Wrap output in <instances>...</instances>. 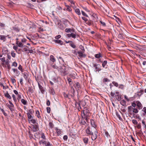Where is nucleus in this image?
<instances>
[{"label": "nucleus", "mask_w": 146, "mask_h": 146, "mask_svg": "<svg viewBox=\"0 0 146 146\" xmlns=\"http://www.w3.org/2000/svg\"><path fill=\"white\" fill-rule=\"evenodd\" d=\"M21 102L24 105H26L27 104V102L25 100L22 99L21 100Z\"/></svg>", "instance_id": "nucleus-27"}, {"label": "nucleus", "mask_w": 146, "mask_h": 146, "mask_svg": "<svg viewBox=\"0 0 146 146\" xmlns=\"http://www.w3.org/2000/svg\"><path fill=\"white\" fill-rule=\"evenodd\" d=\"M59 70H61L60 71L62 74L63 76H65L67 74V72L66 70V66L62 65L61 66H59Z\"/></svg>", "instance_id": "nucleus-2"}, {"label": "nucleus", "mask_w": 146, "mask_h": 146, "mask_svg": "<svg viewBox=\"0 0 146 146\" xmlns=\"http://www.w3.org/2000/svg\"><path fill=\"white\" fill-rule=\"evenodd\" d=\"M70 45L74 48H75L76 47V46L72 42V41L71 42V43L70 44Z\"/></svg>", "instance_id": "nucleus-23"}, {"label": "nucleus", "mask_w": 146, "mask_h": 146, "mask_svg": "<svg viewBox=\"0 0 146 146\" xmlns=\"http://www.w3.org/2000/svg\"><path fill=\"white\" fill-rule=\"evenodd\" d=\"M67 36L69 37H72V38H75L76 37V34L73 33H71L70 34H67Z\"/></svg>", "instance_id": "nucleus-9"}, {"label": "nucleus", "mask_w": 146, "mask_h": 146, "mask_svg": "<svg viewBox=\"0 0 146 146\" xmlns=\"http://www.w3.org/2000/svg\"><path fill=\"white\" fill-rule=\"evenodd\" d=\"M95 57L97 58H99L100 57H101L100 53H99V54H96L95 55Z\"/></svg>", "instance_id": "nucleus-33"}, {"label": "nucleus", "mask_w": 146, "mask_h": 146, "mask_svg": "<svg viewBox=\"0 0 146 146\" xmlns=\"http://www.w3.org/2000/svg\"><path fill=\"white\" fill-rule=\"evenodd\" d=\"M28 92L30 93H32L33 92V89L32 87H29L28 88Z\"/></svg>", "instance_id": "nucleus-19"}, {"label": "nucleus", "mask_w": 146, "mask_h": 146, "mask_svg": "<svg viewBox=\"0 0 146 146\" xmlns=\"http://www.w3.org/2000/svg\"><path fill=\"white\" fill-rule=\"evenodd\" d=\"M0 39L3 40V41H5L6 40L5 36L4 35H0Z\"/></svg>", "instance_id": "nucleus-21"}, {"label": "nucleus", "mask_w": 146, "mask_h": 146, "mask_svg": "<svg viewBox=\"0 0 146 146\" xmlns=\"http://www.w3.org/2000/svg\"><path fill=\"white\" fill-rule=\"evenodd\" d=\"M12 97L14 101L15 102H16L17 101V99L15 97V96L14 94H13L12 95Z\"/></svg>", "instance_id": "nucleus-43"}, {"label": "nucleus", "mask_w": 146, "mask_h": 146, "mask_svg": "<svg viewBox=\"0 0 146 146\" xmlns=\"http://www.w3.org/2000/svg\"><path fill=\"white\" fill-rule=\"evenodd\" d=\"M98 65L96 64H94V66L95 68L96 69V71H99L101 70V69L99 67H98L97 66Z\"/></svg>", "instance_id": "nucleus-17"}, {"label": "nucleus", "mask_w": 146, "mask_h": 146, "mask_svg": "<svg viewBox=\"0 0 146 146\" xmlns=\"http://www.w3.org/2000/svg\"><path fill=\"white\" fill-rule=\"evenodd\" d=\"M116 115L117 116V117L119 118V120H122V119L121 117L119 114L117 112H116Z\"/></svg>", "instance_id": "nucleus-35"}, {"label": "nucleus", "mask_w": 146, "mask_h": 146, "mask_svg": "<svg viewBox=\"0 0 146 146\" xmlns=\"http://www.w3.org/2000/svg\"><path fill=\"white\" fill-rule=\"evenodd\" d=\"M50 93L53 95H54L55 94L54 90L53 89H50Z\"/></svg>", "instance_id": "nucleus-34"}, {"label": "nucleus", "mask_w": 146, "mask_h": 146, "mask_svg": "<svg viewBox=\"0 0 146 146\" xmlns=\"http://www.w3.org/2000/svg\"><path fill=\"white\" fill-rule=\"evenodd\" d=\"M58 25H59V26H58V27L61 29H63L64 28V27L63 26V25H62L61 24H60L59 23V21H60V20H58Z\"/></svg>", "instance_id": "nucleus-25"}, {"label": "nucleus", "mask_w": 146, "mask_h": 146, "mask_svg": "<svg viewBox=\"0 0 146 146\" xmlns=\"http://www.w3.org/2000/svg\"><path fill=\"white\" fill-rule=\"evenodd\" d=\"M75 87L77 89V90H79L80 89V85L79 82H77L76 83Z\"/></svg>", "instance_id": "nucleus-13"}, {"label": "nucleus", "mask_w": 146, "mask_h": 146, "mask_svg": "<svg viewBox=\"0 0 146 146\" xmlns=\"http://www.w3.org/2000/svg\"><path fill=\"white\" fill-rule=\"evenodd\" d=\"M51 66H52V67L53 68L57 69L58 70H59V66H58L55 64L53 65H52Z\"/></svg>", "instance_id": "nucleus-29"}, {"label": "nucleus", "mask_w": 146, "mask_h": 146, "mask_svg": "<svg viewBox=\"0 0 146 146\" xmlns=\"http://www.w3.org/2000/svg\"><path fill=\"white\" fill-rule=\"evenodd\" d=\"M86 132L88 135H92L91 138L93 140H94L96 139L98 131L95 128L88 127L86 129Z\"/></svg>", "instance_id": "nucleus-1"}, {"label": "nucleus", "mask_w": 146, "mask_h": 146, "mask_svg": "<svg viewBox=\"0 0 146 146\" xmlns=\"http://www.w3.org/2000/svg\"><path fill=\"white\" fill-rule=\"evenodd\" d=\"M82 14L84 16H86V17H88V15L86 14L83 11H82Z\"/></svg>", "instance_id": "nucleus-54"}, {"label": "nucleus", "mask_w": 146, "mask_h": 146, "mask_svg": "<svg viewBox=\"0 0 146 146\" xmlns=\"http://www.w3.org/2000/svg\"><path fill=\"white\" fill-rule=\"evenodd\" d=\"M133 111V113H137L138 112V111L137 109L134 108Z\"/></svg>", "instance_id": "nucleus-36"}, {"label": "nucleus", "mask_w": 146, "mask_h": 146, "mask_svg": "<svg viewBox=\"0 0 146 146\" xmlns=\"http://www.w3.org/2000/svg\"><path fill=\"white\" fill-rule=\"evenodd\" d=\"M18 46L20 47H22L23 46V44L21 42H19L18 44Z\"/></svg>", "instance_id": "nucleus-52"}, {"label": "nucleus", "mask_w": 146, "mask_h": 146, "mask_svg": "<svg viewBox=\"0 0 146 146\" xmlns=\"http://www.w3.org/2000/svg\"><path fill=\"white\" fill-rule=\"evenodd\" d=\"M83 113L84 115H86V117H88L89 113V110L87 108L85 107L84 108V109L83 111Z\"/></svg>", "instance_id": "nucleus-3"}, {"label": "nucleus", "mask_w": 146, "mask_h": 146, "mask_svg": "<svg viewBox=\"0 0 146 146\" xmlns=\"http://www.w3.org/2000/svg\"><path fill=\"white\" fill-rule=\"evenodd\" d=\"M11 80L13 83H14L16 82V80L14 78H11Z\"/></svg>", "instance_id": "nucleus-59"}, {"label": "nucleus", "mask_w": 146, "mask_h": 146, "mask_svg": "<svg viewBox=\"0 0 146 146\" xmlns=\"http://www.w3.org/2000/svg\"><path fill=\"white\" fill-rule=\"evenodd\" d=\"M133 123L135 125H137V121L135 119H133L132 120Z\"/></svg>", "instance_id": "nucleus-41"}, {"label": "nucleus", "mask_w": 146, "mask_h": 146, "mask_svg": "<svg viewBox=\"0 0 146 146\" xmlns=\"http://www.w3.org/2000/svg\"><path fill=\"white\" fill-rule=\"evenodd\" d=\"M47 111L48 113H49L50 112V108L49 107H47L46 108Z\"/></svg>", "instance_id": "nucleus-42"}, {"label": "nucleus", "mask_w": 146, "mask_h": 146, "mask_svg": "<svg viewBox=\"0 0 146 146\" xmlns=\"http://www.w3.org/2000/svg\"><path fill=\"white\" fill-rule=\"evenodd\" d=\"M49 126H50V127L51 128H53V123L51 122H50L49 123Z\"/></svg>", "instance_id": "nucleus-50"}, {"label": "nucleus", "mask_w": 146, "mask_h": 146, "mask_svg": "<svg viewBox=\"0 0 146 146\" xmlns=\"http://www.w3.org/2000/svg\"><path fill=\"white\" fill-rule=\"evenodd\" d=\"M65 31L67 33L71 32V31H70V28H67L66 29Z\"/></svg>", "instance_id": "nucleus-49"}, {"label": "nucleus", "mask_w": 146, "mask_h": 146, "mask_svg": "<svg viewBox=\"0 0 146 146\" xmlns=\"http://www.w3.org/2000/svg\"><path fill=\"white\" fill-rule=\"evenodd\" d=\"M107 63V62L106 60H104L102 63V66L103 68L105 67Z\"/></svg>", "instance_id": "nucleus-32"}, {"label": "nucleus", "mask_w": 146, "mask_h": 146, "mask_svg": "<svg viewBox=\"0 0 146 146\" xmlns=\"http://www.w3.org/2000/svg\"><path fill=\"white\" fill-rule=\"evenodd\" d=\"M134 108L131 106H130L128 108V112L133 111Z\"/></svg>", "instance_id": "nucleus-22"}, {"label": "nucleus", "mask_w": 146, "mask_h": 146, "mask_svg": "<svg viewBox=\"0 0 146 146\" xmlns=\"http://www.w3.org/2000/svg\"><path fill=\"white\" fill-rule=\"evenodd\" d=\"M31 122L33 123V124H35L36 123V121L35 119H32L31 120Z\"/></svg>", "instance_id": "nucleus-47"}, {"label": "nucleus", "mask_w": 146, "mask_h": 146, "mask_svg": "<svg viewBox=\"0 0 146 146\" xmlns=\"http://www.w3.org/2000/svg\"><path fill=\"white\" fill-rule=\"evenodd\" d=\"M38 127L37 125H33L32 130L34 132H36L38 131Z\"/></svg>", "instance_id": "nucleus-11"}, {"label": "nucleus", "mask_w": 146, "mask_h": 146, "mask_svg": "<svg viewBox=\"0 0 146 146\" xmlns=\"http://www.w3.org/2000/svg\"><path fill=\"white\" fill-rule=\"evenodd\" d=\"M120 103L123 106H125L126 105V102L124 100H121L120 102Z\"/></svg>", "instance_id": "nucleus-18"}, {"label": "nucleus", "mask_w": 146, "mask_h": 146, "mask_svg": "<svg viewBox=\"0 0 146 146\" xmlns=\"http://www.w3.org/2000/svg\"><path fill=\"white\" fill-rule=\"evenodd\" d=\"M83 141L84 143L86 144H87L88 141V138H85L83 139Z\"/></svg>", "instance_id": "nucleus-26"}, {"label": "nucleus", "mask_w": 146, "mask_h": 146, "mask_svg": "<svg viewBox=\"0 0 146 146\" xmlns=\"http://www.w3.org/2000/svg\"><path fill=\"white\" fill-rule=\"evenodd\" d=\"M38 86H39V89L40 90H41L43 89L42 87V86H41V85H40V84L39 83H38Z\"/></svg>", "instance_id": "nucleus-57"}, {"label": "nucleus", "mask_w": 146, "mask_h": 146, "mask_svg": "<svg viewBox=\"0 0 146 146\" xmlns=\"http://www.w3.org/2000/svg\"><path fill=\"white\" fill-rule=\"evenodd\" d=\"M116 98L118 101H120L121 100V98L120 96L119 95H117L116 96Z\"/></svg>", "instance_id": "nucleus-30"}, {"label": "nucleus", "mask_w": 146, "mask_h": 146, "mask_svg": "<svg viewBox=\"0 0 146 146\" xmlns=\"http://www.w3.org/2000/svg\"><path fill=\"white\" fill-rule=\"evenodd\" d=\"M80 123L83 125H85L86 124V123L84 119H82L81 120L79 121Z\"/></svg>", "instance_id": "nucleus-16"}, {"label": "nucleus", "mask_w": 146, "mask_h": 146, "mask_svg": "<svg viewBox=\"0 0 146 146\" xmlns=\"http://www.w3.org/2000/svg\"><path fill=\"white\" fill-rule=\"evenodd\" d=\"M112 84L116 87H117L118 86V83L115 82H112Z\"/></svg>", "instance_id": "nucleus-45"}, {"label": "nucleus", "mask_w": 146, "mask_h": 146, "mask_svg": "<svg viewBox=\"0 0 146 146\" xmlns=\"http://www.w3.org/2000/svg\"><path fill=\"white\" fill-rule=\"evenodd\" d=\"M7 106L11 111H13L14 110L13 105H10L8 104L7 105Z\"/></svg>", "instance_id": "nucleus-10"}, {"label": "nucleus", "mask_w": 146, "mask_h": 146, "mask_svg": "<svg viewBox=\"0 0 146 146\" xmlns=\"http://www.w3.org/2000/svg\"><path fill=\"white\" fill-rule=\"evenodd\" d=\"M50 59L51 61L50 62V65H52V62H54L56 60L54 57V56L52 55H51L50 56Z\"/></svg>", "instance_id": "nucleus-6"}, {"label": "nucleus", "mask_w": 146, "mask_h": 146, "mask_svg": "<svg viewBox=\"0 0 146 146\" xmlns=\"http://www.w3.org/2000/svg\"><path fill=\"white\" fill-rule=\"evenodd\" d=\"M55 130L58 135H59L61 134V131L60 129H58L57 128H56Z\"/></svg>", "instance_id": "nucleus-20"}, {"label": "nucleus", "mask_w": 146, "mask_h": 146, "mask_svg": "<svg viewBox=\"0 0 146 146\" xmlns=\"http://www.w3.org/2000/svg\"><path fill=\"white\" fill-rule=\"evenodd\" d=\"M46 105L47 106H49L50 105V102L48 100L46 102Z\"/></svg>", "instance_id": "nucleus-60"}, {"label": "nucleus", "mask_w": 146, "mask_h": 146, "mask_svg": "<svg viewBox=\"0 0 146 146\" xmlns=\"http://www.w3.org/2000/svg\"><path fill=\"white\" fill-rule=\"evenodd\" d=\"M100 22L101 23V24L103 26H106V24L104 22H103L101 21H100Z\"/></svg>", "instance_id": "nucleus-62"}, {"label": "nucleus", "mask_w": 146, "mask_h": 146, "mask_svg": "<svg viewBox=\"0 0 146 146\" xmlns=\"http://www.w3.org/2000/svg\"><path fill=\"white\" fill-rule=\"evenodd\" d=\"M75 11L78 15H80L81 14L80 11L78 9H75Z\"/></svg>", "instance_id": "nucleus-28"}, {"label": "nucleus", "mask_w": 146, "mask_h": 146, "mask_svg": "<svg viewBox=\"0 0 146 146\" xmlns=\"http://www.w3.org/2000/svg\"><path fill=\"white\" fill-rule=\"evenodd\" d=\"M27 115L28 116V118L29 119H31L32 117V115L31 114H30V113H27Z\"/></svg>", "instance_id": "nucleus-39"}, {"label": "nucleus", "mask_w": 146, "mask_h": 146, "mask_svg": "<svg viewBox=\"0 0 146 146\" xmlns=\"http://www.w3.org/2000/svg\"><path fill=\"white\" fill-rule=\"evenodd\" d=\"M67 10L68 11H72V9L68 6H67Z\"/></svg>", "instance_id": "nucleus-51"}, {"label": "nucleus", "mask_w": 146, "mask_h": 146, "mask_svg": "<svg viewBox=\"0 0 146 146\" xmlns=\"http://www.w3.org/2000/svg\"><path fill=\"white\" fill-rule=\"evenodd\" d=\"M41 137L44 139H45V137L43 133H42L41 134Z\"/></svg>", "instance_id": "nucleus-53"}, {"label": "nucleus", "mask_w": 146, "mask_h": 146, "mask_svg": "<svg viewBox=\"0 0 146 146\" xmlns=\"http://www.w3.org/2000/svg\"><path fill=\"white\" fill-rule=\"evenodd\" d=\"M142 111L146 113V107H144L142 110Z\"/></svg>", "instance_id": "nucleus-64"}, {"label": "nucleus", "mask_w": 146, "mask_h": 146, "mask_svg": "<svg viewBox=\"0 0 146 146\" xmlns=\"http://www.w3.org/2000/svg\"><path fill=\"white\" fill-rule=\"evenodd\" d=\"M109 81V80L107 78H104L103 80V82H108Z\"/></svg>", "instance_id": "nucleus-38"}, {"label": "nucleus", "mask_w": 146, "mask_h": 146, "mask_svg": "<svg viewBox=\"0 0 146 146\" xmlns=\"http://www.w3.org/2000/svg\"><path fill=\"white\" fill-rule=\"evenodd\" d=\"M69 135L72 137L74 139H76V135L74 134L72 132H70Z\"/></svg>", "instance_id": "nucleus-15"}, {"label": "nucleus", "mask_w": 146, "mask_h": 146, "mask_svg": "<svg viewBox=\"0 0 146 146\" xmlns=\"http://www.w3.org/2000/svg\"><path fill=\"white\" fill-rule=\"evenodd\" d=\"M0 60L3 62H6L5 58V57H3L2 58H1Z\"/></svg>", "instance_id": "nucleus-56"}, {"label": "nucleus", "mask_w": 146, "mask_h": 146, "mask_svg": "<svg viewBox=\"0 0 146 146\" xmlns=\"http://www.w3.org/2000/svg\"><path fill=\"white\" fill-rule=\"evenodd\" d=\"M105 134L107 137H110V135H109V133L107 131H106L105 132Z\"/></svg>", "instance_id": "nucleus-58"}, {"label": "nucleus", "mask_w": 146, "mask_h": 146, "mask_svg": "<svg viewBox=\"0 0 146 146\" xmlns=\"http://www.w3.org/2000/svg\"><path fill=\"white\" fill-rule=\"evenodd\" d=\"M137 104V106L139 110L141 109L142 108V105L140 102L139 101H137L136 102Z\"/></svg>", "instance_id": "nucleus-12"}, {"label": "nucleus", "mask_w": 146, "mask_h": 146, "mask_svg": "<svg viewBox=\"0 0 146 146\" xmlns=\"http://www.w3.org/2000/svg\"><path fill=\"white\" fill-rule=\"evenodd\" d=\"M54 41L56 43L58 44H60V45H62L63 44V42L60 40H54Z\"/></svg>", "instance_id": "nucleus-7"}, {"label": "nucleus", "mask_w": 146, "mask_h": 146, "mask_svg": "<svg viewBox=\"0 0 146 146\" xmlns=\"http://www.w3.org/2000/svg\"><path fill=\"white\" fill-rule=\"evenodd\" d=\"M137 13L136 16L138 18L141 20H144L145 19V17L143 15L139 14V13Z\"/></svg>", "instance_id": "nucleus-5"}, {"label": "nucleus", "mask_w": 146, "mask_h": 146, "mask_svg": "<svg viewBox=\"0 0 146 146\" xmlns=\"http://www.w3.org/2000/svg\"><path fill=\"white\" fill-rule=\"evenodd\" d=\"M21 98V95H18L17 98V99L18 101H19Z\"/></svg>", "instance_id": "nucleus-61"}, {"label": "nucleus", "mask_w": 146, "mask_h": 146, "mask_svg": "<svg viewBox=\"0 0 146 146\" xmlns=\"http://www.w3.org/2000/svg\"><path fill=\"white\" fill-rule=\"evenodd\" d=\"M46 142V141H39V143L40 145L42 143L45 144V143Z\"/></svg>", "instance_id": "nucleus-55"}, {"label": "nucleus", "mask_w": 146, "mask_h": 146, "mask_svg": "<svg viewBox=\"0 0 146 146\" xmlns=\"http://www.w3.org/2000/svg\"><path fill=\"white\" fill-rule=\"evenodd\" d=\"M11 55L14 58L15 57L16 54L14 52L12 51L11 53Z\"/></svg>", "instance_id": "nucleus-37"}, {"label": "nucleus", "mask_w": 146, "mask_h": 146, "mask_svg": "<svg viewBox=\"0 0 146 146\" xmlns=\"http://www.w3.org/2000/svg\"><path fill=\"white\" fill-rule=\"evenodd\" d=\"M5 96L6 97H7L9 99H11V97L7 91V92L5 93Z\"/></svg>", "instance_id": "nucleus-14"}, {"label": "nucleus", "mask_w": 146, "mask_h": 146, "mask_svg": "<svg viewBox=\"0 0 146 146\" xmlns=\"http://www.w3.org/2000/svg\"><path fill=\"white\" fill-rule=\"evenodd\" d=\"M140 3L142 5L144 6H146L145 1L144 0H141Z\"/></svg>", "instance_id": "nucleus-24"}, {"label": "nucleus", "mask_w": 146, "mask_h": 146, "mask_svg": "<svg viewBox=\"0 0 146 146\" xmlns=\"http://www.w3.org/2000/svg\"><path fill=\"white\" fill-rule=\"evenodd\" d=\"M91 124L92 126V127H94L95 128V127H96V125L95 124V123H94V121L93 120H91Z\"/></svg>", "instance_id": "nucleus-31"}, {"label": "nucleus", "mask_w": 146, "mask_h": 146, "mask_svg": "<svg viewBox=\"0 0 146 146\" xmlns=\"http://www.w3.org/2000/svg\"><path fill=\"white\" fill-rule=\"evenodd\" d=\"M63 139L65 141H67L68 139V136L66 135H64L63 137Z\"/></svg>", "instance_id": "nucleus-44"}, {"label": "nucleus", "mask_w": 146, "mask_h": 146, "mask_svg": "<svg viewBox=\"0 0 146 146\" xmlns=\"http://www.w3.org/2000/svg\"><path fill=\"white\" fill-rule=\"evenodd\" d=\"M84 51L82 50V51H78V53L79 54V56L80 58H84L86 56V55L85 54H83V53L84 52Z\"/></svg>", "instance_id": "nucleus-4"}, {"label": "nucleus", "mask_w": 146, "mask_h": 146, "mask_svg": "<svg viewBox=\"0 0 146 146\" xmlns=\"http://www.w3.org/2000/svg\"><path fill=\"white\" fill-rule=\"evenodd\" d=\"M61 37L60 35H58V36H56L55 37V38L57 40L60 38Z\"/></svg>", "instance_id": "nucleus-48"}, {"label": "nucleus", "mask_w": 146, "mask_h": 146, "mask_svg": "<svg viewBox=\"0 0 146 146\" xmlns=\"http://www.w3.org/2000/svg\"><path fill=\"white\" fill-rule=\"evenodd\" d=\"M17 63L15 62H14L13 63V64L12 65V66H14L15 67H16L17 66Z\"/></svg>", "instance_id": "nucleus-46"}, {"label": "nucleus", "mask_w": 146, "mask_h": 146, "mask_svg": "<svg viewBox=\"0 0 146 146\" xmlns=\"http://www.w3.org/2000/svg\"><path fill=\"white\" fill-rule=\"evenodd\" d=\"M34 112V111L33 110H30L29 111V112L28 113H30V114H32Z\"/></svg>", "instance_id": "nucleus-63"}, {"label": "nucleus", "mask_w": 146, "mask_h": 146, "mask_svg": "<svg viewBox=\"0 0 146 146\" xmlns=\"http://www.w3.org/2000/svg\"><path fill=\"white\" fill-rule=\"evenodd\" d=\"M13 29L17 32H18L20 31V29L16 25H15L13 27Z\"/></svg>", "instance_id": "nucleus-8"}, {"label": "nucleus", "mask_w": 146, "mask_h": 146, "mask_svg": "<svg viewBox=\"0 0 146 146\" xmlns=\"http://www.w3.org/2000/svg\"><path fill=\"white\" fill-rule=\"evenodd\" d=\"M118 37L120 38H123V34L121 33H119L118 35Z\"/></svg>", "instance_id": "nucleus-40"}]
</instances>
